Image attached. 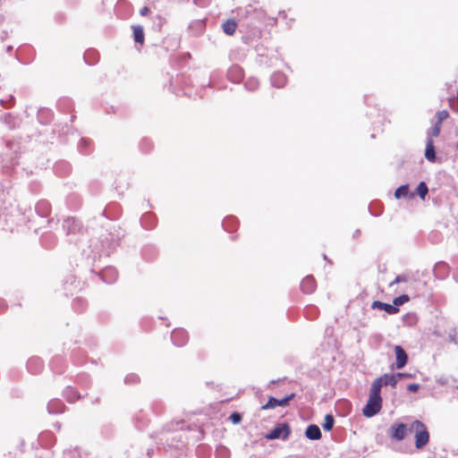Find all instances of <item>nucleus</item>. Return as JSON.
<instances>
[{
  "instance_id": "f257e3e1",
  "label": "nucleus",
  "mask_w": 458,
  "mask_h": 458,
  "mask_svg": "<svg viewBox=\"0 0 458 458\" xmlns=\"http://www.w3.org/2000/svg\"><path fill=\"white\" fill-rule=\"evenodd\" d=\"M382 407V398L377 386H371L369 400L362 409V413L367 418H371L377 414Z\"/></svg>"
},
{
  "instance_id": "7c9ffc66",
  "label": "nucleus",
  "mask_w": 458,
  "mask_h": 458,
  "mask_svg": "<svg viewBox=\"0 0 458 458\" xmlns=\"http://www.w3.org/2000/svg\"><path fill=\"white\" fill-rule=\"evenodd\" d=\"M408 301L409 296L406 294H403L394 299L393 305L398 308V306L404 304Z\"/></svg>"
},
{
  "instance_id": "a19ab883",
  "label": "nucleus",
  "mask_w": 458,
  "mask_h": 458,
  "mask_svg": "<svg viewBox=\"0 0 458 458\" xmlns=\"http://www.w3.org/2000/svg\"><path fill=\"white\" fill-rule=\"evenodd\" d=\"M360 234V230H356V232L354 233V237H357L358 235Z\"/></svg>"
},
{
  "instance_id": "7ed1b4c3",
  "label": "nucleus",
  "mask_w": 458,
  "mask_h": 458,
  "mask_svg": "<svg viewBox=\"0 0 458 458\" xmlns=\"http://www.w3.org/2000/svg\"><path fill=\"white\" fill-rule=\"evenodd\" d=\"M291 433L290 427L284 423L276 426L268 434L266 435L267 439H286Z\"/></svg>"
},
{
  "instance_id": "473e14b6",
  "label": "nucleus",
  "mask_w": 458,
  "mask_h": 458,
  "mask_svg": "<svg viewBox=\"0 0 458 458\" xmlns=\"http://www.w3.org/2000/svg\"><path fill=\"white\" fill-rule=\"evenodd\" d=\"M230 420L234 423V424H237L239 422H241L242 420V415L238 412H233L231 414L230 416Z\"/></svg>"
},
{
  "instance_id": "4be33fe9",
  "label": "nucleus",
  "mask_w": 458,
  "mask_h": 458,
  "mask_svg": "<svg viewBox=\"0 0 458 458\" xmlns=\"http://www.w3.org/2000/svg\"><path fill=\"white\" fill-rule=\"evenodd\" d=\"M223 30L227 35H233L237 28V24L234 20H227L222 25Z\"/></svg>"
},
{
  "instance_id": "39448f33",
  "label": "nucleus",
  "mask_w": 458,
  "mask_h": 458,
  "mask_svg": "<svg viewBox=\"0 0 458 458\" xmlns=\"http://www.w3.org/2000/svg\"><path fill=\"white\" fill-rule=\"evenodd\" d=\"M261 14H262L261 12L257 11L251 5L246 6L245 8H241L237 12V15L240 18H244V19H249L250 18L251 20V22H250L251 25H255L256 24V22L253 21L254 18L255 19L256 18L259 19L261 16Z\"/></svg>"
},
{
  "instance_id": "cd10ccee",
  "label": "nucleus",
  "mask_w": 458,
  "mask_h": 458,
  "mask_svg": "<svg viewBox=\"0 0 458 458\" xmlns=\"http://www.w3.org/2000/svg\"><path fill=\"white\" fill-rule=\"evenodd\" d=\"M440 131L441 125L439 124V123H436L434 126L428 131V137L431 139L432 137H437L440 133Z\"/></svg>"
},
{
  "instance_id": "f03ea898",
  "label": "nucleus",
  "mask_w": 458,
  "mask_h": 458,
  "mask_svg": "<svg viewBox=\"0 0 458 458\" xmlns=\"http://www.w3.org/2000/svg\"><path fill=\"white\" fill-rule=\"evenodd\" d=\"M409 431L415 434V446L418 449L424 447L429 439V433L426 426L420 420L413 421L410 427Z\"/></svg>"
},
{
  "instance_id": "0eeeda50",
  "label": "nucleus",
  "mask_w": 458,
  "mask_h": 458,
  "mask_svg": "<svg viewBox=\"0 0 458 458\" xmlns=\"http://www.w3.org/2000/svg\"><path fill=\"white\" fill-rule=\"evenodd\" d=\"M407 430L409 431V428H407V426L403 423L393 424L390 428L391 437L401 441L404 438Z\"/></svg>"
},
{
  "instance_id": "5701e85b",
  "label": "nucleus",
  "mask_w": 458,
  "mask_h": 458,
  "mask_svg": "<svg viewBox=\"0 0 458 458\" xmlns=\"http://www.w3.org/2000/svg\"><path fill=\"white\" fill-rule=\"evenodd\" d=\"M134 40L137 43L143 44L144 42V32L143 28L140 25L132 27Z\"/></svg>"
},
{
  "instance_id": "2f4dec72",
  "label": "nucleus",
  "mask_w": 458,
  "mask_h": 458,
  "mask_svg": "<svg viewBox=\"0 0 458 458\" xmlns=\"http://www.w3.org/2000/svg\"><path fill=\"white\" fill-rule=\"evenodd\" d=\"M437 123H439V124H442V122L445 120L448 117V112L446 110L438 111L437 113Z\"/></svg>"
},
{
  "instance_id": "1a4fd4ad",
  "label": "nucleus",
  "mask_w": 458,
  "mask_h": 458,
  "mask_svg": "<svg viewBox=\"0 0 458 458\" xmlns=\"http://www.w3.org/2000/svg\"><path fill=\"white\" fill-rule=\"evenodd\" d=\"M394 353L396 357L395 367L396 369H401L407 364L408 355L404 349L400 345L394 346Z\"/></svg>"
},
{
  "instance_id": "9d476101",
  "label": "nucleus",
  "mask_w": 458,
  "mask_h": 458,
  "mask_svg": "<svg viewBox=\"0 0 458 458\" xmlns=\"http://www.w3.org/2000/svg\"><path fill=\"white\" fill-rule=\"evenodd\" d=\"M100 278L106 284H113L118 276L117 270L113 267L104 268L100 274Z\"/></svg>"
},
{
  "instance_id": "79ce46f5",
  "label": "nucleus",
  "mask_w": 458,
  "mask_h": 458,
  "mask_svg": "<svg viewBox=\"0 0 458 458\" xmlns=\"http://www.w3.org/2000/svg\"><path fill=\"white\" fill-rule=\"evenodd\" d=\"M81 143L86 144V140L82 139Z\"/></svg>"
},
{
  "instance_id": "c756f323",
  "label": "nucleus",
  "mask_w": 458,
  "mask_h": 458,
  "mask_svg": "<svg viewBox=\"0 0 458 458\" xmlns=\"http://www.w3.org/2000/svg\"><path fill=\"white\" fill-rule=\"evenodd\" d=\"M245 87L248 90H255L259 87V81L255 78H250L245 82Z\"/></svg>"
},
{
  "instance_id": "ea45409f",
  "label": "nucleus",
  "mask_w": 458,
  "mask_h": 458,
  "mask_svg": "<svg viewBox=\"0 0 458 458\" xmlns=\"http://www.w3.org/2000/svg\"><path fill=\"white\" fill-rule=\"evenodd\" d=\"M454 277L456 281H458V272L454 274Z\"/></svg>"
},
{
  "instance_id": "393cba45",
  "label": "nucleus",
  "mask_w": 458,
  "mask_h": 458,
  "mask_svg": "<svg viewBox=\"0 0 458 458\" xmlns=\"http://www.w3.org/2000/svg\"><path fill=\"white\" fill-rule=\"evenodd\" d=\"M409 194V186L407 184L401 185L395 190L394 196L396 199L405 198Z\"/></svg>"
},
{
  "instance_id": "6ab92c4d",
  "label": "nucleus",
  "mask_w": 458,
  "mask_h": 458,
  "mask_svg": "<svg viewBox=\"0 0 458 458\" xmlns=\"http://www.w3.org/2000/svg\"><path fill=\"white\" fill-rule=\"evenodd\" d=\"M63 396L70 403H73L81 398L76 389L71 386H68L64 390Z\"/></svg>"
},
{
  "instance_id": "6e6552de",
  "label": "nucleus",
  "mask_w": 458,
  "mask_h": 458,
  "mask_svg": "<svg viewBox=\"0 0 458 458\" xmlns=\"http://www.w3.org/2000/svg\"><path fill=\"white\" fill-rule=\"evenodd\" d=\"M294 397V394H290L284 398L279 400L275 397H270L267 403L262 407L263 409H273L277 406H286L289 402Z\"/></svg>"
},
{
  "instance_id": "9b49d317",
  "label": "nucleus",
  "mask_w": 458,
  "mask_h": 458,
  "mask_svg": "<svg viewBox=\"0 0 458 458\" xmlns=\"http://www.w3.org/2000/svg\"><path fill=\"white\" fill-rule=\"evenodd\" d=\"M372 309H377L380 310H385L388 314H396L399 311V309L393 304L385 303L380 301H374L371 304Z\"/></svg>"
},
{
  "instance_id": "aec40b11",
  "label": "nucleus",
  "mask_w": 458,
  "mask_h": 458,
  "mask_svg": "<svg viewBox=\"0 0 458 458\" xmlns=\"http://www.w3.org/2000/svg\"><path fill=\"white\" fill-rule=\"evenodd\" d=\"M27 367L31 373H38L42 369V361L39 358H31L28 360Z\"/></svg>"
},
{
  "instance_id": "a878e982",
  "label": "nucleus",
  "mask_w": 458,
  "mask_h": 458,
  "mask_svg": "<svg viewBox=\"0 0 458 458\" xmlns=\"http://www.w3.org/2000/svg\"><path fill=\"white\" fill-rule=\"evenodd\" d=\"M417 194L420 197V199H424L426 195L428 192V189L427 184L424 182H420L417 186Z\"/></svg>"
},
{
  "instance_id": "2eb2a0df",
  "label": "nucleus",
  "mask_w": 458,
  "mask_h": 458,
  "mask_svg": "<svg viewBox=\"0 0 458 458\" xmlns=\"http://www.w3.org/2000/svg\"><path fill=\"white\" fill-rule=\"evenodd\" d=\"M64 410V404L58 399L51 400L47 403V411L51 414H58Z\"/></svg>"
},
{
  "instance_id": "4c0bfd02",
  "label": "nucleus",
  "mask_w": 458,
  "mask_h": 458,
  "mask_svg": "<svg viewBox=\"0 0 458 458\" xmlns=\"http://www.w3.org/2000/svg\"><path fill=\"white\" fill-rule=\"evenodd\" d=\"M393 376H397V381H398L400 378L404 377H409L410 375L399 372V373H396V374H393Z\"/></svg>"
},
{
  "instance_id": "c85d7f7f",
  "label": "nucleus",
  "mask_w": 458,
  "mask_h": 458,
  "mask_svg": "<svg viewBox=\"0 0 458 458\" xmlns=\"http://www.w3.org/2000/svg\"><path fill=\"white\" fill-rule=\"evenodd\" d=\"M140 381L138 375L131 373L124 377V383L127 385H134Z\"/></svg>"
},
{
  "instance_id": "58836bf2",
  "label": "nucleus",
  "mask_w": 458,
  "mask_h": 458,
  "mask_svg": "<svg viewBox=\"0 0 458 458\" xmlns=\"http://www.w3.org/2000/svg\"><path fill=\"white\" fill-rule=\"evenodd\" d=\"M151 221H152V220H148V222H147V226H146V227H148V228H150V227H151V225H150Z\"/></svg>"
},
{
  "instance_id": "412c9836",
  "label": "nucleus",
  "mask_w": 458,
  "mask_h": 458,
  "mask_svg": "<svg viewBox=\"0 0 458 458\" xmlns=\"http://www.w3.org/2000/svg\"><path fill=\"white\" fill-rule=\"evenodd\" d=\"M36 211L41 216H47L50 213V205L46 200H40L36 205Z\"/></svg>"
},
{
  "instance_id": "a211bd4d",
  "label": "nucleus",
  "mask_w": 458,
  "mask_h": 458,
  "mask_svg": "<svg viewBox=\"0 0 458 458\" xmlns=\"http://www.w3.org/2000/svg\"><path fill=\"white\" fill-rule=\"evenodd\" d=\"M287 79L283 72H275L271 76V83L276 88H283L286 84Z\"/></svg>"
},
{
  "instance_id": "f704fd0d",
  "label": "nucleus",
  "mask_w": 458,
  "mask_h": 458,
  "mask_svg": "<svg viewBox=\"0 0 458 458\" xmlns=\"http://www.w3.org/2000/svg\"><path fill=\"white\" fill-rule=\"evenodd\" d=\"M407 281V278L405 276H403V275H399L397 276L394 280L390 283V286H393L394 284H399V283H402V282H406Z\"/></svg>"
},
{
  "instance_id": "e433bc0d",
  "label": "nucleus",
  "mask_w": 458,
  "mask_h": 458,
  "mask_svg": "<svg viewBox=\"0 0 458 458\" xmlns=\"http://www.w3.org/2000/svg\"><path fill=\"white\" fill-rule=\"evenodd\" d=\"M149 12H150V10H149V8H148V7H147V6H144V7H142V8L140 10V15H142V16L147 15Z\"/></svg>"
},
{
  "instance_id": "4468645a",
  "label": "nucleus",
  "mask_w": 458,
  "mask_h": 458,
  "mask_svg": "<svg viewBox=\"0 0 458 458\" xmlns=\"http://www.w3.org/2000/svg\"><path fill=\"white\" fill-rule=\"evenodd\" d=\"M316 289L315 279L311 276H306L301 283V290L304 293H311Z\"/></svg>"
},
{
  "instance_id": "f3484780",
  "label": "nucleus",
  "mask_w": 458,
  "mask_h": 458,
  "mask_svg": "<svg viewBox=\"0 0 458 458\" xmlns=\"http://www.w3.org/2000/svg\"><path fill=\"white\" fill-rule=\"evenodd\" d=\"M425 157L428 161H431V162L435 161V159H436V150H435V147H434V141L429 137L427 138Z\"/></svg>"
},
{
  "instance_id": "72a5a7b5",
  "label": "nucleus",
  "mask_w": 458,
  "mask_h": 458,
  "mask_svg": "<svg viewBox=\"0 0 458 458\" xmlns=\"http://www.w3.org/2000/svg\"><path fill=\"white\" fill-rule=\"evenodd\" d=\"M154 219V216L152 214L150 213H147L145 214L142 217H141V224L143 226H147V222L148 220H153Z\"/></svg>"
},
{
  "instance_id": "423d86ee",
  "label": "nucleus",
  "mask_w": 458,
  "mask_h": 458,
  "mask_svg": "<svg viewBox=\"0 0 458 458\" xmlns=\"http://www.w3.org/2000/svg\"><path fill=\"white\" fill-rule=\"evenodd\" d=\"M171 339L174 345L183 346L188 342V334L184 329H174L171 334Z\"/></svg>"
},
{
  "instance_id": "20e7f679",
  "label": "nucleus",
  "mask_w": 458,
  "mask_h": 458,
  "mask_svg": "<svg viewBox=\"0 0 458 458\" xmlns=\"http://www.w3.org/2000/svg\"><path fill=\"white\" fill-rule=\"evenodd\" d=\"M397 384V376H393V374H384L383 376L376 378L371 386H377V390L381 392V388L383 386H391L392 387H395Z\"/></svg>"
},
{
  "instance_id": "bb28decb",
  "label": "nucleus",
  "mask_w": 458,
  "mask_h": 458,
  "mask_svg": "<svg viewBox=\"0 0 458 458\" xmlns=\"http://www.w3.org/2000/svg\"><path fill=\"white\" fill-rule=\"evenodd\" d=\"M236 223H237L236 218H234L233 216H229L224 220L223 226L225 230L230 231L231 229H233Z\"/></svg>"
},
{
  "instance_id": "ddd939ff",
  "label": "nucleus",
  "mask_w": 458,
  "mask_h": 458,
  "mask_svg": "<svg viewBox=\"0 0 458 458\" xmlns=\"http://www.w3.org/2000/svg\"><path fill=\"white\" fill-rule=\"evenodd\" d=\"M227 77L233 82H235V83L239 82L243 77V72H242V68L238 65H233V66L230 67L227 72Z\"/></svg>"
},
{
  "instance_id": "f8f14e48",
  "label": "nucleus",
  "mask_w": 458,
  "mask_h": 458,
  "mask_svg": "<svg viewBox=\"0 0 458 458\" xmlns=\"http://www.w3.org/2000/svg\"><path fill=\"white\" fill-rule=\"evenodd\" d=\"M63 228L67 232V233H73L80 231V225L75 218L67 217L63 222Z\"/></svg>"
},
{
  "instance_id": "b1692460",
  "label": "nucleus",
  "mask_w": 458,
  "mask_h": 458,
  "mask_svg": "<svg viewBox=\"0 0 458 458\" xmlns=\"http://www.w3.org/2000/svg\"><path fill=\"white\" fill-rule=\"evenodd\" d=\"M335 424V419L332 414H327L324 419V423L322 424V428L326 431H330Z\"/></svg>"
},
{
  "instance_id": "c9c22d12",
  "label": "nucleus",
  "mask_w": 458,
  "mask_h": 458,
  "mask_svg": "<svg viewBox=\"0 0 458 458\" xmlns=\"http://www.w3.org/2000/svg\"><path fill=\"white\" fill-rule=\"evenodd\" d=\"M420 388V385L419 384H410L407 386V390L409 392H417Z\"/></svg>"
},
{
  "instance_id": "dca6fc26",
  "label": "nucleus",
  "mask_w": 458,
  "mask_h": 458,
  "mask_svg": "<svg viewBox=\"0 0 458 458\" xmlns=\"http://www.w3.org/2000/svg\"><path fill=\"white\" fill-rule=\"evenodd\" d=\"M305 436L310 440H318L321 438L320 428L317 425L311 424L307 427Z\"/></svg>"
}]
</instances>
